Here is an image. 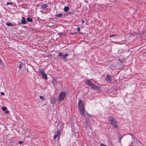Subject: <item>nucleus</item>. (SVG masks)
I'll return each mask as SVG.
<instances>
[{
  "mask_svg": "<svg viewBox=\"0 0 146 146\" xmlns=\"http://www.w3.org/2000/svg\"><path fill=\"white\" fill-rule=\"evenodd\" d=\"M115 35H111L110 36V37H112V36H115Z\"/></svg>",
  "mask_w": 146,
  "mask_h": 146,
  "instance_id": "cd10ccee",
  "label": "nucleus"
},
{
  "mask_svg": "<svg viewBox=\"0 0 146 146\" xmlns=\"http://www.w3.org/2000/svg\"><path fill=\"white\" fill-rule=\"evenodd\" d=\"M78 105L79 108H84L83 103L82 100H79Z\"/></svg>",
  "mask_w": 146,
  "mask_h": 146,
  "instance_id": "20e7f679",
  "label": "nucleus"
},
{
  "mask_svg": "<svg viewBox=\"0 0 146 146\" xmlns=\"http://www.w3.org/2000/svg\"><path fill=\"white\" fill-rule=\"evenodd\" d=\"M69 55V54H66L64 55H63L62 58L65 59L66 58V57Z\"/></svg>",
  "mask_w": 146,
  "mask_h": 146,
  "instance_id": "a211bd4d",
  "label": "nucleus"
},
{
  "mask_svg": "<svg viewBox=\"0 0 146 146\" xmlns=\"http://www.w3.org/2000/svg\"><path fill=\"white\" fill-rule=\"evenodd\" d=\"M128 134L132 135L131 133H128Z\"/></svg>",
  "mask_w": 146,
  "mask_h": 146,
  "instance_id": "473e14b6",
  "label": "nucleus"
},
{
  "mask_svg": "<svg viewBox=\"0 0 146 146\" xmlns=\"http://www.w3.org/2000/svg\"><path fill=\"white\" fill-rule=\"evenodd\" d=\"M21 24H25L27 23V22L26 21V19L24 17H22L21 19Z\"/></svg>",
  "mask_w": 146,
  "mask_h": 146,
  "instance_id": "1a4fd4ad",
  "label": "nucleus"
},
{
  "mask_svg": "<svg viewBox=\"0 0 146 146\" xmlns=\"http://www.w3.org/2000/svg\"><path fill=\"white\" fill-rule=\"evenodd\" d=\"M66 94L64 91L61 92L58 96V100L59 101L61 102L64 100L66 96Z\"/></svg>",
  "mask_w": 146,
  "mask_h": 146,
  "instance_id": "7ed1b4c3",
  "label": "nucleus"
},
{
  "mask_svg": "<svg viewBox=\"0 0 146 146\" xmlns=\"http://www.w3.org/2000/svg\"><path fill=\"white\" fill-rule=\"evenodd\" d=\"M69 8L68 6H65L64 8V10L65 12H67L68 11Z\"/></svg>",
  "mask_w": 146,
  "mask_h": 146,
  "instance_id": "4468645a",
  "label": "nucleus"
},
{
  "mask_svg": "<svg viewBox=\"0 0 146 146\" xmlns=\"http://www.w3.org/2000/svg\"><path fill=\"white\" fill-rule=\"evenodd\" d=\"M138 141L140 143H141V142L140 141Z\"/></svg>",
  "mask_w": 146,
  "mask_h": 146,
  "instance_id": "2f4dec72",
  "label": "nucleus"
},
{
  "mask_svg": "<svg viewBox=\"0 0 146 146\" xmlns=\"http://www.w3.org/2000/svg\"><path fill=\"white\" fill-rule=\"evenodd\" d=\"M58 56L60 57H62L63 58V55L62 54V53H60L58 55Z\"/></svg>",
  "mask_w": 146,
  "mask_h": 146,
  "instance_id": "4be33fe9",
  "label": "nucleus"
},
{
  "mask_svg": "<svg viewBox=\"0 0 146 146\" xmlns=\"http://www.w3.org/2000/svg\"><path fill=\"white\" fill-rule=\"evenodd\" d=\"M106 80L108 82H111V79L110 76L109 75L107 74L106 75Z\"/></svg>",
  "mask_w": 146,
  "mask_h": 146,
  "instance_id": "423d86ee",
  "label": "nucleus"
},
{
  "mask_svg": "<svg viewBox=\"0 0 146 146\" xmlns=\"http://www.w3.org/2000/svg\"><path fill=\"white\" fill-rule=\"evenodd\" d=\"M1 94L2 96H3L5 94L3 92H1Z\"/></svg>",
  "mask_w": 146,
  "mask_h": 146,
  "instance_id": "bb28decb",
  "label": "nucleus"
},
{
  "mask_svg": "<svg viewBox=\"0 0 146 146\" xmlns=\"http://www.w3.org/2000/svg\"><path fill=\"white\" fill-rule=\"evenodd\" d=\"M62 14L61 13H60L56 15V16L57 17H60L62 16Z\"/></svg>",
  "mask_w": 146,
  "mask_h": 146,
  "instance_id": "412c9836",
  "label": "nucleus"
},
{
  "mask_svg": "<svg viewBox=\"0 0 146 146\" xmlns=\"http://www.w3.org/2000/svg\"><path fill=\"white\" fill-rule=\"evenodd\" d=\"M62 130L58 129L57 130L56 133L57 134L55 135L54 138V139H56L57 137H59L60 135V131Z\"/></svg>",
  "mask_w": 146,
  "mask_h": 146,
  "instance_id": "0eeeda50",
  "label": "nucleus"
},
{
  "mask_svg": "<svg viewBox=\"0 0 146 146\" xmlns=\"http://www.w3.org/2000/svg\"><path fill=\"white\" fill-rule=\"evenodd\" d=\"M19 143L21 144L23 143V142L22 141H19Z\"/></svg>",
  "mask_w": 146,
  "mask_h": 146,
  "instance_id": "c85d7f7f",
  "label": "nucleus"
},
{
  "mask_svg": "<svg viewBox=\"0 0 146 146\" xmlns=\"http://www.w3.org/2000/svg\"><path fill=\"white\" fill-rule=\"evenodd\" d=\"M123 137H119V142H121V139H122V138Z\"/></svg>",
  "mask_w": 146,
  "mask_h": 146,
  "instance_id": "b1692460",
  "label": "nucleus"
},
{
  "mask_svg": "<svg viewBox=\"0 0 146 146\" xmlns=\"http://www.w3.org/2000/svg\"><path fill=\"white\" fill-rule=\"evenodd\" d=\"M80 29L79 27H78L77 28V31H80Z\"/></svg>",
  "mask_w": 146,
  "mask_h": 146,
  "instance_id": "393cba45",
  "label": "nucleus"
},
{
  "mask_svg": "<svg viewBox=\"0 0 146 146\" xmlns=\"http://www.w3.org/2000/svg\"><path fill=\"white\" fill-rule=\"evenodd\" d=\"M6 25L8 26L13 27L14 26L13 24L10 23H6Z\"/></svg>",
  "mask_w": 146,
  "mask_h": 146,
  "instance_id": "dca6fc26",
  "label": "nucleus"
},
{
  "mask_svg": "<svg viewBox=\"0 0 146 146\" xmlns=\"http://www.w3.org/2000/svg\"><path fill=\"white\" fill-rule=\"evenodd\" d=\"M39 72L42 75L45 74L44 71L42 69H41L40 70H39Z\"/></svg>",
  "mask_w": 146,
  "mask_h": 146,
  "instance_id": "ddd939ff",
  "label": "nucleus"
},
{
  "mask_svg": "<svg viewBox=\"0 0 146 146\" xmlns=\"http://www.w3.org/2000/svg\"><path fill=\"white\" fill-rule=\"evenodd\" d=\"M9 112V111L8 110L7 111H6L5 112L6 113H8Z\"/></svg>",
  "mask_w": 146,
  "mask_h": 146,
  "instance_id": "7c9ffc66",
  "label": "nucleus"
},
{
  "mask_svg": "<svg viewBox=\"0 0 146 146\" xmlns=\"http://www.w3.org/2000/svg\"><path fill=\"white\" fill-rule=\"evenodd\" d=\"M27 21L28 22H31L33 21V20L32 19H31L30 18H29V17L27 18Z\"/></svg>",
  "mask_w": 146,
  "mask_h": 146,
  "instance_id": "f3484780",
  "label": "nucleus"
},
{
  "mask_svg": "<svg viewBox=\"0 0 146 146\" xmlns=\"http://www.w3.org/2000/svg\"><path fill=\"white\" fill-rule=\"evenodd\" d=\"M48 7L47 4H44L42 5L41 7V8L42 10H44Z\"/></svg>",
  "mask_w": 146,
  "mask_h": 146,
  "instance_id": "6e6552de",
  "label": "nucleus"
},
{
  "mask_svg": "<svg viewBox=\"0 0 146 146\" xmlns=\"http://www.w3.org/2000/svg\"><path fill=\"white\" fill-rule=\"evenodd\" d=\"M51 103L53 104H55L56 102V99L54 97H52L51 99Z\"/></svg>",
  "mask_w": 146,
  "mask_h": 146,
  "instance_id": "9d476101",
  "label": "nucleus"
},
{
  "mask_svg": "<svg viewBox=\"0 0 146 146\" xmlns=\"http://www.w3.org/2000/svg\"><path fill=\"white\" fill-rule=\"evenodd\" d=\"M52 83L54 85H55L56 84L57 81L56 79L54 78L53 77L52 80Z\"/></svg>",
  "mask_w": 146,
  "mask_h": 146,
  "instance_id": "f8f14e48",
  "label": "nucleus"
},
{
  "mask_svg": "<svg viewBox=\"0 0 146 146\" xmlns=\"http://www.w3.org/2000/svg\"><path fill=\"white\" fill-rule=\"evenodd\" d=\"M18 68L20 69L22 68V66L23 64V63L21 62H19Z\"/></svg>",
  "mask_w": 146,
  "mask_h": 146,
  "instance_id": "9b49d317",
  "label": "nucleus"
},
{
  "mask_svg": "<svg viewBox=\"0 0 146 146\" xmlns=\"http://www.w3.org/2000/svg\"><path fill=\"white\" fill-rule=\"evenodd\" d=\"M119 60L121 62H123V61H124V60H120V58H119Z\"/></svg>",
  "mask_w": 146,
  "mask_h": 146,
  "instance_id": "a878e982",
  "label": "nucleus"
},
{
  "mask_svg": "<svg viewBox=\"0 0 146 146\" xmlns=\"http://www.w3.org/2000/svg\"><path fill=\"white\" fill-rule=\"evenodd\" d=\"M1 109L3 111H4L7 109V108L5 107H3L1 108Z\"/></svg>",
  "mask_w": 146,
  "mask_h": 146,
  "instance_id": "aec40b11",
  "label": "nucleus"
},
{
  "mask_svg": "<svg viewBox=\"0 0 146 146\" xmlns=\"http://www.w3.org/2000/svg\"><path fill=\"white\" fill-rule=\"evenodd\" d=\"M13 4V3L11 2H7V5H11Z\"/></svg>",
  "mask_w": 146,
  "mask_h": 146,
  "instance_id": "5701e85b",
  "label": "nucleus"
},
{
  "mask_svg": "<svg viewBox=\"0 0 146 146\" xmlns=\"http://www.w3.org/2000/svg\"><path fill=\"white\" fill-rule=\"evenodd\" d=\"M108 120L114 127L116 128H117L118 125L117 122L113 117H109L108 119Z\"/></svg>",
  "mask_w": 146,
  "mask_h": 146,
  "instance_id": "f03ea898",
  "label": "nucleus"
},
{
  "mask_svg": "<svg viewBox=\"0 0 146 146\" xmlns=\"http://www.w3.org/2000/svg\"><path fill=\"white\" fill-rule=\"evenodd\" d=\"M86 82L87 84L91 88L95 90H98L100 87L95 85L92 82L89 80H87Z\"/></svg>",
  "mask_w": 146,
  "mask_h": 146,
  "instance_id": "f257e3e1",
  "label": "nucleus"
},
{
  "mask_svg": "<svg viewBox=\"0 0 146 146\" xmlns=\"http://www.w3.org/2000/svg\"><path fill=\"white\" fill-rule=\"evenodd\" d=\"M42 76L43 78L45 80H46L47 79V77L46 74H43Z\"/></svg>",
  "mask_w": 146,
  "mask_h": 146,
  "instance_id": "2eb2a0df",
  "label": "nucleus"
},
{
  "mask_svg": "<svg viewBox=\"0 0 146 146\" xmlns=\"http://www.w3.org/2000/svg\"><path fill=\"white\" fill-rule=\"evenodd\" d=\"M82 23H85V21L84 20H82Z\"/></svg>",
  "mask_w": 146,
  "mask_h": 146,
  "instance_id": "c756f323",
  "label": "nucleus"
},
{
  "mask_svg": "<svg viewBox=\"0 0 146 146\" xmlns=\"http://www.w3.org/2000/svg\"><path fill=\"white\" fill-rule=\"evenodd\" d=\"M40 98L42 100H45V98H44V97L43 96H40Z\"/></svg>",
  "mask_w": 146,
  "mask_h": 146,
  "instance_id": "6ab92c4d",
  "label": "nucleus"
},
{
  "mask_svg": "<svg viewBox=\"0 0 146 146\" xmlns=\"http://www.w3.org/2000/svg\"><path fill=\"white\" fill-rule=\"evenodd\" d=\"M79 110L80 111V114H81V115L83 116H84V108H79Z\"/></svg>",
  "mask_w": 146,
  "mask_h": 146,
  "instance_id": "39448f33",
  "label": "nucleus"
}]
</instances>
